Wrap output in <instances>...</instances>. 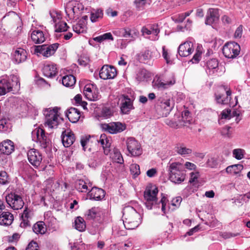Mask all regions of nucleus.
I'll return each mask as SVG.
<instances>
[{
	"mask_svg": "<svg viewBox=\"0 0 250 250\" xmlns=\"http://www.w3.org/2000/svg\"><path fill=\"white\" fill-rule=\"evenodd\" d=\"M78 62L80 65L82 66H86L89 62V60L84 57H81L78 60Z\"/></svg>",
	"mask_w": 250,
	"mask_h": 250,
	"instance_id": "obj_64",
	"label": "nucleus"
},
{
	"mask_svg": "<svg viewBox=\"0 0 250 250\" xmlns=\"http://www.w3.org/2000/svg\"><path fill=\"white\" fill-rule=\"evenodd\" d=\"M73 31L78 33H83L85 32L86 26L83 22H79L73 26Z\"/></svg>",
	"mask_w": 250,
	"mask_h": 250,
	"instance_id": "obj_44",
	"label": "nucleus"
},
{
	"mask_svg": "<svg viewBox=\"0 0 250 250\" xmlns=\"http://www.w3.org/2000/svg\"><path fill=\"white\" fill-rule=\"evenodd\" d=\"M130 170L134 178L139 175L141 173L140 166L136 164H132L130 165Z\"/></svg>",
	"mask_w": 250,
	"mask_h": 250,
	"instance_id": "obj_46",
	"label": "nucleus"
},
{
	"mask_svg": "<svg viewBox=\"0 0 250 250\" xmlns=\"http://www.w3.org/2000/svg\"><path fill=\"white\" fill-rule=\"evenodd\" d=\"M163 49V54L162 56L163 58L165 59V60L168 63L170 62V58L168 55V53L167 52V50L166 49V47L165 46H163L162 47Z\"/></svg>",
	"mask_w": 250,
	"mask_h": 250,
	"instance_id": "obj_61",
	"label": "nucleus"
},
{
	"mask_svg": "<svg viewBox=\"0 0 250 250\" xmlns=\"http://www.w3.org/2000/svg\"><path fill=\"white\" fill-rule=\"evenodd\" d=\"M102 127L111 134H117L125 130L126 125L120 122H111L103 124Z\"/></svg>",
	"mask_w": 250,
	"mask_h": 250,
	"instance_id": "obj_15",
	"label": "nucleus"
},
{
	"mask_svg": "<svg viewBox=\"0 0 250 250\" xmlns=\"http://www.w3.org/2000/svg\"><path fill=\"white\" fill-rule=\"evenodd\" d=\"M236 202L239 203H243V202L247 203L248 200H247L246 197H245L244 194H241L237 197Z\"/></svg>",
	"mask_w": 250,
	"mask_h": 250,
	"instance_id": "obj_63",
	"label": "nucleus"
},
{
	"mask_svg": "<svg viewBox=\"0 0 250 250\" xmlns=\"http://www.w3.org/2000/svg\"><path fill=\"white\" fill-rule=\"evenodd\" d=\"M231 128L230 126H226L223 128L222 134L228 138L231 137L232 131H231Z\"/></svg>",
	"mask_w": 250,
	"mask_h": 250,
	"instance_id": "obj_59",
	"label": "nucleus"
},
{
	"mask_svg": "<svg viewBox=\"0 0 250 250\" xmlns=\"http://www.w3.org/2000/svg\"><path fill=\"white\" fill-rule=\"evenodd\" d=\"M10 81V86L12 88V91H14L18 90L20 87V80L19 78L15 75H11L8 78Z\"/></svg>",
	"mask_w": 250,
	"mask_h": 250,
	"instance_id": "obj_37",
	"label": "nucleus"
},
{
	"mask_svg": "<svg viewBox=\"0 0 250 250\" xmlns=\"http://www.w3.org/2000/svg\"><path fill=\"white\" fill-rule=\"evenodd\" d=\"M83 93L85 97L90 101H97L100 97L98 90L92 84H86L84 87Z\"/></svg>",
	"mask_w": 250,
	"mask_h": 250,
	"instance_id": "obj_17",
	"label": "nucleus"
},
{
	"mask_svg": "<svg viewBox=\"0 0 250 250\" xmlns=\"http://www.w3.org/2000/svg\"><path fill=\"white\" fill-rule=\"evenodd\" d=\"M13 56L15 62L17 63H20L26 60L27 53L24 49L18 48L15 51Z\"/></svg>",
	"mask_w": 250,
	"mask_h": 250,
	"instance_id": "obj_32",
	"label": "nucleus"
},
{
	"mask_svg": "<svg viewBox=\"0 0 250 250\" xmlns=\"http://www.w3.org/2000/svg\"><path fill=\"white\" fill-rule=\"evenodd\" d=\"M66 116L71 122L75 123L80 119L81 113L78 109L70 107L67 110Z\"/></svg>",
	"mask_w": 250,
	"mask_h": 250,
	"instance_id": "obj_23",
	"label": "nucleus"
},
{
	"mask_svg": "<svg viewBox=\"0 0 250 250\" xmlns=\"http://www.w3.org/2000/svg\"><path fill=\"white\" fill-rule=\"evenodd\" d=\"M218 11L217 9L209 8L207 12L205 23L208 25H211L217 21L219 19Z\"/></svg>",
	"mask_w": 250,
	"mask_h": 250,
	"instance_id": "obj_22",
	"label": "nucleus"
},
{
	"mask_svg": "<svg viewBox=\"0 0 250 250\" xmlns=\"http://www.w3.org/2000/svg\"><path fill=\"white\" fill-rule=\"evenodd\" d=\"M92 154L89 156L88 164L91 167H96L102 164L105 160L104 155L100 151L92 150Z\"/></svg>",
	"mask_w": 250,
	"mask_h": 250,
	"instance_id": "obj_13",
	"label": "nucleus"
},
{
	"mask_svg": "<svg viewBox=\"0 0 250 250\" xmlns=\"http://www.w3.org/2000/svg\"><path fill=\"white\" fill-rule=\"evenodd\" d=\"M112 159L116 163L122 164L124 162L123 158L120 151L117 149L114 148L113 151V153L111 154Z\"/></svg>",
	"mask_w": 250,
	"mask_h": 250,
	"instance_id": "obj_42",
	"label": "nucleus"
},
{
	"mask_svg": "<svg viewBox=\"0 0 250 250\" xmlns=\"http://www.w3.org/2000/svg\"><path fill=\"white\" fill-rule=\"evenodd\" d=\"M76 188L78 191L82 192H86L88 190L87 183L83 180H78L76 181Z\"/></svg>",
	"mask_w": 250,
	"mask_h": 250,
	"instance_id": "obj_41",
	"label": "nucleus"
},
{
	"mask_svg": "<svg viewBox=\"0 0 250 250\" xmlns=\"http://www.w3.org/2000/svg\"><path fill=\"white\" fill-rule=\"evenodd\" d=\"M90 199L96 201L101 200L105 196V191L102 188H92L87 194Z\"/></svg>",
	"mask_w": 250,
	"mask_h": 250,
	"instance_id": "obj_20",
	"label": "nucleus"
},
{
	"mask_svg": "<svg viewBox=\"0 0 250 250\" xmlns=\"http://www.w3.org/2000/svg\"><path fill=\"white\" fill-rule=\"evenodd\" d=\"M117 75L116 68L108 65H104L101 69L99 73L100 77L104 80L114 78Z\"/></svg>",
	"mask_w": 250,
	"mask_h": 250,
	"instance_id": "obj_16",
	"label": "nucleus"
},
{
	"mask_svg": "<svg viewBox=\"0 0 250 250\" xmlns=\"http://www.w3.org/2000/svg\"><path fill=\"white\" fill-rule=\"evenodd\" d=\"M123 215L125 220L124 224L127 229H133L141 224V215L132 207H125L123 210Z\"/></svg>",
	"mask_w": 250,
	"mask_h": 250,
	"instance_id": "obj_3",
	"label": "nucleus"
},
{
	"mask_svg": "<svg viewBox=\"0 0 250 250\" xmlns=\"http://www.w3.org/2000/svg\"><path fill=\"white\" fill-rule=\"evenodd\" d=\"M25 250H39L38 244L36 242L32 241L29 243Z\"/></svg>",
	"mask_w": 250,
	"mask_h": 250,
	"instance_id": "obj_57",
	"label": "nucleus"
},
{
	"mask_svg": "<svg viewBox=\"0 0 250 250\" xmlns=\"http://www.w3.org/2000/svg\"><path fill=\"white\" fill-rule=\"evenodd\" d=\"M76 83L75 77L72 75H66L62 78V83L66 87H71Z\"/></svg>",
	"mask_w": 250,
	"mask_h": 250,
	"instance_id": "obj_36",
	"label": "nucleus"
},
{
	"mask_svg": "<svg viewBox=\"0 0 250 250\" xmlns=\"http://www.w3.org/2000/svg\"><path fill=\"white\" fill-rule=\"evenodd\" d=\"M10 91H12L9 79L1 77L0 79V95H4Z\"/></svg>",
	"mask_w": 250,
	"mask_h": 250,
	"instance_id": "obj_27",
	"label": "nucleus"
},
{
	"mask_svg": "<svg viewBox=\"0 0 250 250\" xmlns=\"http://www.w3.org/2000/svg\"><path fill=\"white\" fill-rule=\"evenodd\" d=\"M191 118H185L184 119H182V118H181V120L179 123V127L188 126L191 124Z\"/></svg>",
	"mask_w": 250,
	"mask_h": 250,
	"instance_id": "obj_56",
	"label": "nucleus"
},
{
	"mask_svg": "<svg viewBox=\"0 0 250 250\" xmlns=\"http://www.w3.org/2000/svg\"><path fill=\"white\" fill-rule=\"evenodd\" d=\"M168 179L174 184H179L186 179V173L183 164L178 162H169L167 167Z\"/></svg>",
	"mask_w": 250,
	"mask_h": 250,
	"instance_id": "obj_2",
	"label": "nucleus"
},
{
	"mask_svg": "<svg viewBox=\"0 0 250 250\" xmlns=\"http://www.w3.org/2000/svg\"><path fill=\"white\" fill-rule=\"evenodd\" d=\"M9 127V121L6 118L0 120V131H6Z\"/></svg>",
	"mask_w": 250,
	"mask_h": 250,
	"instance_id": "obj_49",
	"label": "nucleus"
},
{
	"mask_svg": "<svg viewBox=\"0 0 250 250\" xmlns=\"http://www.w3.org/2000/svg\"><path fill=\"white\" fill-rule=\"evenodd\" d=\"M121 111L123 114H128L133 108V103L128 97H124L121 104Z\"/></svg>",
	"mask_w": 250,
	"mask_h": 250,
	"instance_id": "obj_26",
	"label": "nucleus"
},
{
	"mask_svg": "<svg viewBox=\"0 0 250 250\" xmlns=\"http://www.w3.org/2000/svg\"><path fill=\"white\" fill-rule=\"evenodd\" d=\"M243 168L242 165H233L228 167L226 171L228 173L236 174L239 173Z\"/></svg>",
	"mask_w": 250,
	"mask_h": 250,
	"instance_id": "obj_39",
	"label": "nucleus"
},
{
	"mask_svg": "<svg viewBox=\"0 0 250 250\" xmlns=\"http://www.w3.org/2000/svg\"><path fill=\"white\" fill-rule=\"evenodd\" d=\"M126 145L127 149L131 156L137 157L142 154L141 145L135 138H128L126 141Z\"/></svg>",
	"mask_w": 250,
	"mask_h": 250,
	"instance_id": "obj_11",
	"label": "nucleus"
},
{
	"mask_svg": "<svg viewBox=\"0 0 250 250\" xmlns=\"http://www.w3.org/2000/svg\"><path fill=\"white\" fill-rule=\"evenodd\" d=\"M193 43L191 42H186L180 44L178 48V53L181 57H187L193 51Z\"/></svg>",
	"mask_w": 250,
	"mask_h": 250,
	"instance_id": "obj_18",
	"label": "nucleus"
},
{
	"mask_svg": "<svg viewBox=\"0 0 250 250\" xmlns=\"http://www.w3.org/2000/svg\"><path fill=\"white\" fill-rule=\"evenodd\" d=\"M139 57L141 61L148 60L152 57V52L148 50H145L139 55Z\"/></svg>",
	"mask_w": 250,
	"mask_h": 250,
	"instance_id": "obj_48",
	"label": "nucleus"
},
{
	"mask_svg": "<svg viewBox=\"0 0 250 250\" xmlns=\"http://www.w3.org/2000/svg\"><path fill=\"white\" fill-rule=\"evenodd\" d=\"M75 228L80 231H84L86 228L85 223L83 218L77 217L75 220Z\"/></svg>",
	"mask_w": 250,
	"mask_h": 250,
	"instance_id": "obj_40",
	"label": "nucleus"
},
{
	"mask_svg": "<svg viewBox=\"0 0 250 250\" xmlns=\"http://www.w3.org/2000/svg\"><path fill=\"white\" fill-rule=\"evenodd\" d=\"M0 150L6 154H10L14 150L13 142L9 140L2 142L0 144Z\"/></svg>",
	"mask_w": 250,
	"mask_h": 250,
	"instance_id": "obj_28",
	"label": "nucleus"
},
{
	"mask_svg": "<svg viewBox=\"0 0 250 250\" xmlns=\"http://www.w3.org/2000/svg\"><path fill=\"white\" fill-rule=\"evenodd\" d=\"M231 95V91L229 88L223 85L221 86L217 92L215 93V100L219 104H226L229 102Z\"/></svg>",
	"mask_w": 250,
	"mask_h": 250,
	"instance_id": "obj_10",
	"label": "nucleus"
},
{
	"mask_svg": "<svg viewBox=\"0 0 250 250\" xmlns=\"http://www.w3.org/2000/svg\"><path fill=\"white\" fill-rule=\"evenodd\" d=\"M5 199L9 206L14 210L21 209L24 204L21 197L15 193L8 194Z\"/></svg>",
	"mask_w": 250,
	"mask_h": 250,
	"instance_id": "obj_12",
	"label": "nucleus"
},
{
	"mask_svg": "<svg viewBox=\"0 0 250 250\" xmlns=\"http://www.w3.org/2000/svg\"><path fill=\"white\" fill-rule=\"evenodd\" d=\"M21 222L20 224V227L23 228H26L31 226L29 219H26L25 218H21Z\"/></svg>",
	"mask_w": 250,
	"mask_h": 250,
	"instance_id": "obj_62",
	"label": "nucleus"
},
{
	"mask_svg": "<svg viewBox=\"0 0 250 250\" xmlns=\"http://www.w3.org/2000/svg\"><path fill=\"white\" fill-rule=\"evenodd\" d=\"M123 37L129 38L130 41H134L139 35V31L134 28H125L123 29Z\"/></svg>",
	"mask_w": 250,
	"mask_h": 250,
	"instance_id": "obj_30",
	"label": "nucleus"
},
{
	"mask_svg": "<svg viewBox=\"0 0 250 250\" xmlns=\"http://www.w3.org/2000/svg\"><path fill=\"white\" fill-rule=\"evenodd\" d=\"M31 38L33 42L36 44L42 43L45 40L43 32L39 30H34L31 34Z\"/></svg>",
	"mask_w": 250,
	"mask_h": 250,
	"instance_id": "obj_31",
	"label": "nucleus"
},
{
	"mask_svg": "<svg viewBox=\"0 0 250 250\" xmlns=\"http://www.w3.org/2000/svg\"><path fill=\"white\" fill-rule=\"evenodd\" d=\"M158 192V188L155 187H151L146 188L144 192V196L146 201L145 205L147 209H152L153 206L157 204Z\"/></svg>",
	"mask_w": 250,
	"mask_h": 250,
	"instance_id": "obj_5",
	"label": "nucleus"
},
{
	"mask_svg": "<svg viewBox=\"0 0 250 250\" xmlns=\"http://www.w3.org/2000/svg\"><path fill=\"white\" fill-rule=\"evenodd\" d=\"M146 3V0H135L134 1L135 6L139 10H143Z\"/></svg>",
	"mask_w": 250,
	"mask_h": 250,
	"instance_id": "obj_52",
	"label": "nucleus"
},
{
	"mask_svg": "<svg viewBox=\"0 0 250 250\" xmlns=\"http://www.w3.org/2000/svg\"><path fill=\"white\" fill-rule=\"evenodd\" d=\"M59 108L54 107L53 109H46L44 111L45 116L44 126L50 128H56L60 121L62 120L60 117L58 112Z\"/></svg>",
	"mask_w": 250,
	"mask_h": 250,
	"instance_id": "obj_4",
	"label": "nucleus"
},
{
	"mask_svg": "<svg viewBox=\"0 0 250 250\" xmlns=\"http://www.w3.org/2000/svg\"><path fill=\"white\" fill-rule=\"evenodd\" d=\"M62 141L64 146L67 147L71 146L75 140L74 133L70 130H64L62 134Z\"/></svg>",
	"mask_w": 250,
	"mask_h": 250,
	"instance_id": "obj_19",
	"label": "nucleus"
},
{
	"mask_svg": "<svg viewBox=\"0 0 250 250\" xmlns=\"http://www.w3.org/2000/svg\"><path fill=\"white\" fill-rule=\"evenodd\" d=\"M81 143L84 151L86 150V148H87L89 152L92 150H96L98 148L97 143L100 144L102 146L104 155H107L111 151L110 140L107 138L106 135L104 134L101 135L99 140H95L93 142L89 137L88 138H86L85 139H82Z\"/></svg>",
	"mask_w": 250,
	"mask_h": 250,
	"instance_id": "obj_1",
	"label": "nucleus"
},
{
	"mask_svg": "<svg viewBox=\"0 0 250 250\" xmlns=\"http://www.w3.org/2000/svg\"><path fill=\"white\" fill-rule=\"evenodd\" d=\"M27 155L29 162L35 167L40 166L42 156L39 150L34 148L30 149L27 151Z\"/></svg>",
	"mask_w": 250,
	"mask_h": 250,
	"instance_id": "obj_14",
	"label": "nucleus"
},
{
	"mask_svg": "<svg viewBox=\"0 0 250 250\" xmlns=\"http://www.w3.org/2000/svg\"><path fill=\"white\" fill-rule=\"evenodd\" d=\"M42 72L44 76L52 78L57 75L58 70L56 65L48 64L44 66Z\"/></svg>",
	"mask_w": 250,
	"mask_h": 250,
	"instance_id": "obj_24",
	"label": "nucleus"
},
{
	"mask_svg": "<svg viewBox=\"0 0 250 250\" xmlns=\"http://www.w3.org/2000/svg\"><path fill=\"white\" fill-rule=\"evenodd\" d=\"M103 16V11L101 9L93 10L91 12L90 20L92 22H96L99 19H102Z\"/></svg>",
	"mask_w": 250,
	"mask_h": 250,
	"instance_id": "obj_43",
	"label": "nucleus"
},
{
	"mask_svg": "<svg viewBox=\"0 0 250 250\" xmlns=\"http://www.w3.org/2000/svg\"><path fill=\"white\" fill-rule=\"evenodd\" d=\"M32 216V212L30 209L25 208L23 213L21 214V218H25L26 219H31Z\"/></svg>",
	"mask_w": 250,
	"mask_h": 250,
	"instance_id": "obj_54",
	"label": "nucleus"
},
{
	"mask_svg": "<svg viewBox=\"0 0 250 250\" xmlns=\"http://www.w3.org/2000/svg\"><path fill=\"white\" fill-rule=\"evenodd\" d=\"M33 230L36 234H44L46 231L44 223L42 221L37 222L33 227Z\"/></svg>",
	"mask_w": 250,
	"mask_h": 250,
	"instance_id": "obj_35",
	"label": "nucleus"
},
{
	"mask_svg": "<svg viewBox=\"0 0 250 250\" xmlns=\"http://www.w3.org/2000/svg\"><path fill=\"white\" fill-rule=\"evenodd\" d=\"M14 220L13 215L9 211H3L0 215V225L9 226Z\"/></svg>",
	"mask_w": 250,
	"mask_h": 250,
	"instance_id": "obj_29",
	"label": "nucleus"
},
{
	"mask_svg": "<svg viewBox=\"0 0 250 250\" xmlns=\"http://www.w3.org/2000/svg\"><path fill=\"white\" fill-rule=\"evenodd\" d=\"M156 110L158 114L163 117H167L173 108L169 99L160 98L156 104Z\"/></svg>",
	"mask_w": 250,
	"mask_h": 250,
	"instance_id": "obj_6",
	"label": "nucleus"
},
{
	"mask_svg": "<svg viewBox=\"0 0 250 250\" xmlns=\"http://www.w3.org/2000/svg\"><path fill=\"white\" fill-rule=\"evenodd\" d=\"M240 45L235 42L226 43L223 46V53L228 59L235 58L240 53Z\"/></svg>",
	"mask_w": 250,
	"mask_h": 250,
	"instance_id": "obj_7",
	"label": "nucleus"
},
{
	"mask_svg": "<svg viewBox=\"0 0 250 250\" xmlns=\"http://www.w3.org/2000/svg\"><path fill=\"white\" fill-rule=\"evenodd\" d=\"M150 77V73L145 69H140L137 74L136 79L138 82L146 81Z\"/></svg>",
	"mask_w": 250,
	"mask_h": 250,
	"instance_id": "obj_34",
	"label": "nucleus"
},
{
	"mask_svg": "<svg viewBox=\"0 0 250 250\" xmlns=\"http://www.w3.org/2000/svg\"><path fill=\"white\" fill-rule=\"evenodd\" d=\"M80 5L79 1L76 0H69L66 2L65 10L66 14L68 16H74L79 9Z\"/></svg>",
	"mask_w": 250,
	"mask_h": 250,
	"instance_id": "obj_21",
	"label": "nucleus"
},
{
	"mask_svg": "<svg viewBox=\"0 0 250 250\" xmlns=\"http://www.w3.org/2000/svg\"><path fill=\"white\" fill-rule=\"evenodd\" d=\"M59 44L55 43L52 44H42L35 46V53L42 55L48 58L54 54L59 47Z\"/></svg>",
	"mask_w": 250,
	"mask_h": 250,
	"instance_id": "obj_9",
	"label": "nucleus"
},
{
	"mask_svg": "<svg viewBox=\"0 0 250 250\" xmlns=\"http://www.w3.org/2000/svg\"><path fill=\"white\" fill-rule=\"evenodd\" d=\"M201 54L202 51L197 49L195 54L194 55L192 59L191 60V62H192V63H198L200 60Z\"/></svg>",
	"mask_w": 250,
	"mask_h": 250,
	"instance_id": "obj_55",
	"label": "nucleus"
},
{
	"mask_svg": "<svg viewBox=\"0 0 250 250\" xmlns=\"http://www.w3.org/2000/svg\"><path fill=\"white\" fill-rule=\"evenodd\" d=\"M150 30V32H151V34H154L155 36V37L153 40H158V38H157V36L160 32V30L158 29L157 26L155 25L151 26Z\"/></svg>",
	"mask_w": 250,
	"mask_h": 250,
	"instance_id": "obj_60",
	"label": "nucleus"
},
{
	"mask_svg": "<svg viewBox=\"0 0 250 250\" xmlns=\"http://www.w3.org/2000/svg\"><path fill=\"white\" fill-rule=\"evenodd\" d=\"M176 151L179 155L184 156L192 153V149L187 147L184 144H180L176 147Z\"/></svg>",
	"mask_w": 250,
	"mask_h": 250,
	"instance_id": "obj_38",
	"label": "nucleus"
},
{
	"mask_svg": "<svg viewBox=\"0 0 250 250\" xmlns=\"http://www.w3.org/2000/svg\"><path fill=\"white\" fill-rule=\"evenodd\" d=\"M32 140L39 142L42 148H46L49 144V139L44 130L41 127L37 128L32 132Z\"/></svg>",
	"mask_w": 250,
	"mask_h": 250,
	"instance_id": "obj_8",
	"label": "nucleus"
},
{
	"mask_svg": "<svg viewBox=\"0 0 250 250\" xmlns=\"http://www.w3.org/2000/svg\"><path fill=\"white\" fill-rule=\"evenodd\" d=\"M207 165L211 167H215L218 165V161L216 158L211 157L208 159Z\"/></svg>",
	"mask_w": 250,
	"mask_h": 250,
	"instance_id": "obj_58",
	"label": "nucleus"
},
{
	"mask_svg": "<svg viewBox=\"0 0 250 250\" xmlns=\"http://www.w3.org/2000/svg\"><path fill=\"white\" fill-rule=\"evenodd\" d=\"M193 12V10H191L188 12H187L184 13H182L179 15L178 17L176 20V21L178 22H182L186 19V18L190 15V14Z\"/></svg>",
	"mask_w": 250,
	"mask_h": 250,
	"instance_id": "obj_53",
	"label": "nucleus"
},
{
	"mask_svg": "<svg viewBox=\"0 0 250 250\" xmlns=\"http://www.w3.org/2000/svg\"><path fill=\"white\" fill-rule=\"evenodd\" d=\"M103 214V209L99 207H93L89 209L86 215L88 219H93L100 217Z\"/></svg>",
	"mask_w": 250,
	"mask_h": 250,
	"instance_id": "obj_33",
	"label": "nucleus"
},
{
	"mask_svg": "<svg viewBox=\"0 0 250 250\" xmlns=\"http://www.w3.org/2000/svg\"><path fill=\"white\" fill-rule=\"evenodd\" d=\"M8 175L4 171L0 172V184L5 185L8 183Z\"/></svg>",
	"mask_w": 250,
	"mask_h": 250,
	"instance_id": "obj_51",
	"label": "nucleus"
},
{
	"mask_svg": "<svg viewBox=\"0 0 250 250\" xmlns=\"http://www.w3.org/2000/svg\"><path fill=\"white\" fill-rule=\"evenodd\" d=\"M207 67L209 69H214L218 66V62L216 59H211L207 62Z\"/></svg>",
	"mask_w": 250,
	"mask_h": 250,
	"instance_id": "obj_47",
	"label": "nucleus"
},
{
	"mask_svg": "<svg viewBox=\"0 0 250 250\" xmlns=\"http://www.w3.org/2000/svg\"><path fill=\"white\" fill-rule=\"evenodd\" d=\"M68 26L67 23L63 21H59L55 25V31L56 32H62L67 31Z\"/></svg>",
	"mask_w": 250,
	"mask_h": 250,
	"instance_id": "obj_45",
	"label": "nucleus"
},
{
	"mask_svg": "<svg viewBox=\"0 0 250 250\" xmlns=\"http://www.w3.org/2000/svg\"><path fill=\"white\" fill-rule=\"evenodd\" d=\"M232 153L233 156L238 160H241L244 157V150L242 149H234Z\"/></svg>",
	"mask_w": 250,
	"mask_h": 250,
	"instance_id": "obj_50",
	"label": "nucleus"
},
{
	"mask_svg": "<svg viewBox=\"0 0 250 250\" xmlns=\"http://www.w3.org/2000/svg\"><path fill=\"white\" fill-rule=\"evenodd\" d=\"M175 81L174 79L166 82H162L159 77H155L153 82L152 85L155 88H167L168 86L174 84Z\"/></svg>",
	"mask_w": 250,
	"mask_h": 250,
	"instance_id": "obj_25",
	"label": "nucleus"
}]
</instances>
